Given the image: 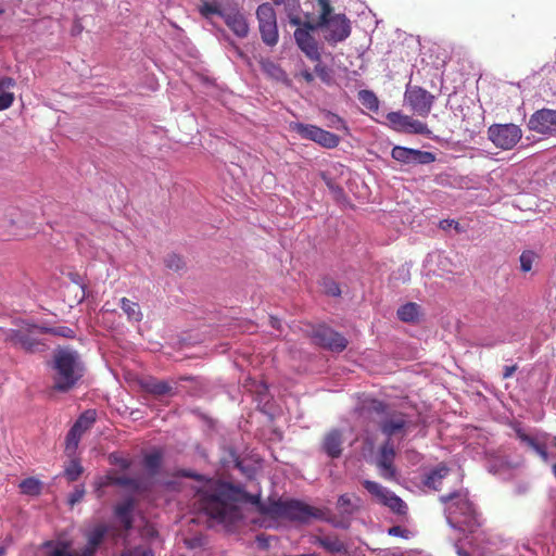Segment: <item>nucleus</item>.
I'll use <instances>...</instances> for the list:
<instances>
[{
	"label": "nucleus",
	"instance_id": "nucleus-1",
	"mask_svg": "<svg viewBox=\"0 0 556 556\" xmlns=\"http://www.w3.org/2000/svg\"><path fill=\"white\" fill-rule=\"evenodd\" d=\"M241 500L242 492L238 486L217 480H207L197 491L199 508L225 526H232L242 518L239 507Z\"/></svg>",
	"mask_w": 556,
	"mask_h": 556
},
{
	"label": "nucleus",
	"instance_id": "nucleus-2",
	"mask_svg": "<svg viewBox=\"0 0 556 556\" xmlns=\"http://www.w3.org/2000/svg\"><path fill=\"white\" fill-rule=\"evenodd\" d=\"M53 389L59 392H67L83 378L84 364L79 354L68 348H59L53 353Z\"/></svg>",
	"mask_w": 556,
	"mask_h": 556
},
{
	"label": "nucleus",
	"instance_id": "nucleus-3",
	"mask_svg": "<svg viewBox=\"0 0 556 556\" xmlns=\"http://www.w3.org/2000/svg\"><path fill=\"white\" fill-rule=\"evenodd\" d=\"M258 511L274 519H287L298 523H308L312 519H323L321 509L299 500H277L258 503Z\"/></svg>",
	"mask_w": 556,
	"mask_h": 556
},
{
	"label": "nucleus",
	"instance_id": "nucleus-4",
	"mask_svg": "<svg viewBox=\"0 0 556 556\" xmlns=\"http://www.w3.org/2000/svg\"><path fill=\"white\" fill-rule=\"evenodd\" d=\"M440 502L445 505L447 521L453 527L465 526L472 528L477 525V511L468 497L467 491H457L440 496Z\"/></svg>",
	"mask_w": 556,
	"mask_h": 556
},
{
	"label": "nucleus",
	"instance_id": "nucleus-5",
	"mask_svg": "<svg viewBox=\"0 0 556 556\" xmlns=\"http://www.w3.org/2000/svg\"><path fill=\"white\" fill-rule=\"evenodd\" d=\"M387 404L379 400H372L370 402L369 409L381 415L378 421L380 431L387 435L389 440L394 435H406L409 426L406 416L400 412H387Z\"/></svg>",
	"mask_w": 556,
	"mask_h": 556
},
{
	"label": "nucleus",
	"instance_id": "nucleus-6",
	"mask_svg": "<svg viewBox=\"0 0 556 556\" xmlns=\"http://www.w3.org/2000/svg\"><path fill=\"white\" fill-rule=\"evenodd\" d=\"M435 96L425 88L407 84L404 92V104L416 115L427 117L434 104Z\"/></svg>",
	"mask_w": 556,
	"mask_h": 556
},
{
	"label": "nucleus",
	"instance_id": "nucleus-7",
	"mask_svg": "<svg viewBox=\"0 0 556 556\" xmlns=\"http://www.w3.org/2000/svg\"><path fill=\"white\" fill-rule=\"evenodd\" d=\"M40 326L26 325L18 329H10L7 332L5 341L14 348H21L27 353H36L45 350V343L34 337L39 332Z\"/></svg>",
	"mask_w": 556,
	"mask_h": 556
},
{
	"label": "nucleus",
	"instance_id": "nucleus-8",
	"mask_svg": "<svg viewBox=\"0 0 556 556\" xmlns=\"http://www.w3.org/2000/svg\"><path fill=\"white\" fill-rule=\"evenodd\" d=\"M256 18L261 38L266 46L274 47L278 43L279 34L276 12L271 4L262 3L257 7Z\"/></svg>",
	"mask_w": 556,
	"mask_h": 556
},
{
	"label": "nucleus",
	"instance_id": "nucleus-9",
	"mask_svg": "<svg viewBox=\"0 0 556 556\" xmlns=\"http://www.w3.org/2000/svg\"><path fill=\"white\" fill-rule=\"evenodd\" d=\"M488 136L495 147L510 150L521 139L522 131L515 124H493L488 129Z\"/></svg>",
	"mask_w": 556,
	"mask_h": 556
},
{
	"label": "nucleus",
	"instance_id": "nucleus-10",
	"mask_svg": "<svg viewBox=\"0 0 556 556\" xmlns=\"http://www.w3.org/2000/svg\"><path fill=\"white\" fill-rule=\"evenodd\" d=\"M362 484L379 503L389 507L393 513L399 515L406 513L407 506L404 501L387 488L371 480H364Z\"/></svg>",
	"mask_w": 556,
	"mask_h": 556
},
{
	"label": "nucleus",
	"instance_id": "nucleus-11",
	"mask_svg": "<svg viewBox=\"0 0 556 556\" xmlns=\"http://www.w3.org/2000/svg\"><path fill=\"white\" fill-rule=\"evenodd\" d=\"M325 29L324 38L332 47L337 43L344 41L351 35V22L345 14H333L327 23L323 25Z\"/></svg>",
	"mask_w": 556,
	"mask_h": 556
},
{
	"label": "nucleus",
	"instance_id": "nucleus-12",
	"mask_svg": "<svg viewBox=\"0 0 556 556\" xmlns=\"http://www.w3.org/2000/svg\"><path fill=\"white\" fill-rule=\"evenodd\" d=\"M387 121L390 127L397 132L413 135H430L427 124L415 119L414 117L403 114L402 112H390L387 114Z\"/></svg>",
	"mask_w": 556,
	"mask_h": 556
},
{
	"label": "nucleus",
	"instance_id": "nucleus-13",
	"mask_svg": "<svg viewBox=\"0 0 556 556\" xmlns=\"http://www.w3.org/2000/svg\"><path fill=\"white\" fill-rule=\"evenodd\" d=\"M314 342L327 350L342 352L348 346V340L328 326L321 325L312 332Z\"/></svg>",
	"mask_w": 556,
	"mask_h": 556
},
{
	"label": "nucleus",
	"instance_id": "nucleus-14",
	"mask_svg": "<svg viewBox=\"0 0 556 556\" xmlns=\"http://www.w3.org/2000/svg\"><path fill=\"white\" fill-rule=\"evenodd\" d=\"M528 127L540 135H556V110H538L530 116Z\"/></svg>",
	"mask_w": 556,
	"mask_h": 556
},
{
	"label": "nucleus",
	"instance_id": "nucleus-15",
	"mask_svg": "<svg viewBox=\"0 0 556 556\" xmlns=\"http://www.w3.org/2000/svg\"><path fill=\"white\" fill-rule=\"evenodd\" d=\"M391 156L403 164H430L435 161L432 152L420 151L416 149L395 146L391 151Z\"/></svg>",
	"mask_w": 556,
	"mask_h": 556
},
{
	"label": "nucleus",
	"instance_id": "nucleus-16",
	"mask_svg": "<svg viewBox=\"0 0 556 556\" xmlns=\"http://www.w3.org/2000/svg\"><path fill=\"white\" fill-rule=\"evenodd\" d=\"M395 458V450L393 444L388 440L383 443L379 450V456L377 459V467L380 471V476L386 480H394L396 469L393 465Z\"/></svg>",
	"mask_w": 556,
	"mask_h": 556
},
{
	"label": "nucleus",
	"instance_id": "nucleus-17",
	"mask_svg": "<svg viewBox=\"0 0 556 556\" xmlns=\"http://www.w3.org/2000/svg\"><path fill=\"white\" fill-rule=\"evenodd\" d=\"M294 40L299 49L311 60L319 61L321 54L319 52L318 42L312 34L304 29L294 30Z\"/></svg>",
	"mask_w": 556,
	"mask_h": 556
},
{
	"label": "nucleus",
	"instance_id": "nucleus-18",
	"mask_svg": "<svg viewBox=\"0 0 556 556\" xmlns=\"http://www.w3.org/2000/svg\"><path fill=\"white\" fill-rule=\"evenodd\" d=\"M108 531H109L108 526H105L103 523L97 525L92 530H90L86 534L87 544L80 551L83 556H94V554L98 551L99 546L103 542Z\"/></svg>",
	"mask_w": 556,
	"mask_h": 556
},
{
	"label": "nucleus",
	"instance_id": "nucleus-19",
	"mask_svg": "<svg viewBox=\"0 0 556 556\" xmlns=\"http://www.w3.org/2000/svg\"><path fill=\"white\" fill-rule=\"evenodd\" d=\"M343 434L339 429H332L324 437L321 448L331 458H339L342 454Z\"/></svg>",
	"mask_w": 556,
	"mask_h": 556
},
{
	"label": "nucleus",
	"instance_id": "nucleus-20",
	"mask_svg": "<svg viewBox=\"0 0 556 556\" xmlns=\"http://www.w3.org/2000/svg\"><path fill=\"white\" fill-rule=\"evenodd\" d=\"M226 25L240 38H245L249 34V25L244 15L238 11H230L223 14Z\"/></svg>",
	"mask_w": 556,
	"mask_h": 556
},
{
	"label": "nucleus",
	"instance_id": "nucleus-21",
	"mask_svg": "<svg viewBox=\"0 0 556 556\" xmlns=\"http://www.w3.org/2000/svg\"><path fill=\"white\" fill-rule=\"evenodd\" d=\"M140 388L154 396H163L172 393V386L163 380L153 377L143 378L139 381Z\"/></svg>",
	"mask_w": 556,
	"mask_h": 556
},
{
	"label": "nucleus",
	"instance_id": "nucleus-22",
	"mask_svg": "<svg viewBox=\"0 0 556 556\" xmlns=\"http://www.w3.org/2000/svg\"><path fill=\"white\" fill-rule=\"evenodd\" d=\"M135 507V501L131 497L126 498L122 503L117 504L114 508L115 516L121 520L126 530L132 527L131 513Z\"/></svg>",
	"mask_w": 556,
	"mask_h": 556
},
{
	"label": "nucleus",
	"instance_id": "nucleus-23",
	"mask_svg": "<svg viewBox=\"0 0 556 556\" xmlns=\"http://www.w3.org/2000/svg\"><path fill=\"white\" fill-rule=\"evenodd\" d=\"M45 547L49 549L47 556H83L80 552L72 549L71 542L67 541H48Z\"/></svg>",
	"mask_w": 556,
	"mask_h": 556
},
{
	"label": "nucleus",
	"instance_id": "nucleus-24",
	"mask_svg": "<svg viewBox=\"0 0 556 556\" xmlns=\"http://www.w3.org/2000/svg\"><path fill=\"white\" fill-rule=\"evenodd\" d=\"M448 467L444 464H440L426 476L424 483L426 486L434 491H440L442 481L448 475Z\"/></svg>",
	"mask_w": 556,
	"mask_h": 556
},
{
	"label": "nucleus",
	"instance_id": "nucleus-25",
	"mask_svg": "<svg viewBox=\"0 0 556 556\" xmlns=\"http://www.w3.org/2000/svg\"><path fill=\"white\" fill-rule=\"evenodd\" d=\"M289 129L296 132L301 138L316 142L320 127L312 124H303L300 122H292Z\"/></svg>",
	"mask_w": 556,
	"mask_h": 556
},
{
	"label": "nucleus",
	"instance_id": "nucleus-26",
	"mask_svg": "<svg viewBox=\"0 0 556 556\" xmlns=\"http://www.w3.org/2000/svg\"><path fill=\"white\" fill-rule=\"evenodd\" d=\"M15 86V80L11 77H2L0 79V111L9 109L14 102V94L4 91Z\"/></svg>",
	"mask_w": 556,
	"mask_h": 556
},
{
	"label": "nucleus",
	"instance_id": "nucleus-27",
	"mask_svg": "<svg viewBox=\"0 0 556 556\" xmlns=\"http://www.w3.org/2000/svg\"><path fill=\"white\" fill-rule=\"evenodd\" d=\"M119 303L122 311L126 314L129 321L140 323L142 320L143 314L137 302H134L127 298H122Z\"/></svg>",
	"mask_w": 556,
	"mask_h": 556
},
{
	"label": "nucleus",
	"instance_id": "nucleus-28",
	"mask_svg": "<svg viewBox=\"0 0 556 556\" xmlns=\"http://www.w3.org/2000/svg\"><path fill=\"white\" fill-rule=\"evenodd\" d=\"M397 317L404 323H416L419 318V305L415 302H408L397 309Z\"/></svg>",
	"mask_w": 556,
	"mask_h": 556
},
{
	"label": "nucleus",
	"instance_id": "nucleus-29",
	"mask_svg": "<svg viewBox=\"0 0 556 556\" xmlns=\"http://www.w3.org/2000/svg\"><path fill=\"white\" fill-rule=\"evenodd\" d=\"M317 543L330 553H341L346 549L345 544L337 535H326L317 539Z\"/></svg>",
	"mask_w": 556,
	"mask_h": 556
},
{
	"label": "nucleus",
	"instance_id": "nucleus-30",
	"mask_svg": "<svg viewBox=\"0 0 556 556\" xmlns=\"http://www.w3.org/2000/svg\"><path fill=\"white\" fill-rule=\"evenodd\" d=\"M84 433H85V431L83 429H80L79 427H77L75 424L68 430V432L66 434V445H65V451L68 455L75 454V452L78 447L79 441Z\"/></svg>",
	"mask_w": 556,
	"mask_h": 556
},
{
	"label": "nucleus",
	"instance_id": "nucleus-31",
	"mask_svg": "<svg viewBox=\"0 0 556 556\" xmlns=\"http://www.w3.org/2000/svg\"><path fill=\"white\" fill-rule=\"evenodd\" d=\"M340 141L341 139L338 135L320 128L315 143L325 149H334L339 146Z\"/></svg>",
	"mask_w": 556,
	"mask_h": 556
},
{
	"label": "nucleus",
	"instance_id": "nucleus-32",
	"mask_svg": "<svg viewBox=\"0 0 556 556\" xmlns=\"http://www.w3.org/2000/svg\"><path fill=\"white\" fill-rule=\"evenodd\" d=\"M111 484H116V485H121V486H127V488H130V489H137L138 488V481L132 479V478H129V477H125V476H121V477H115V476H106L104 478V480L99 483V488H102V486H106V485H111Z\"/></svg>",
	"mask_w": 556,
	"mask_h": 556
},
{
	"label": "nucleus",
	"instance_id": "nucleus-33",
	"mask_svg": "<svg viewBox=\"0 0 556 556\" xmlns=\"http://www.w3.org/2000/svg\"><path fill=\"white\" fill-rule=\"evenodd\" d=\"M325 118L328 127L342 130L345 135H350V128L346 122L338 114L328 111L325 113Z\"/></svg>",
	"mask_w": 556,
	"mask_h": 556
},
{
	"label": "nucleus",
	"instance_id": "nucleus-34",
	"mask_svg": "<svg viewBox=\"0 0 556 556\" xmlns=\"http://www.w3.org/2000/svg\"><path fill=\"white\" fill-rule=\"evenodd\" d=\"M84 472V467L80 462L76 458L71 459V462L65 466L64 476L70 482H75Z\"/></svg>",
	"mask_w": 556,
	"mask_h": 556
},
{
	"label": "nucleus",
	"instance_id": "nucleus-35",
	"mask_svg": "<svg viewBox=\"0 0 556 556\" xmlns=\"http://www.w3.org/2000/svg\"><path fill=\"white\" fill-rule=\"evenodd\" d=\"M358 100L369 111L377 112L379 109V100L371 90H361L358 92Z\"/></svg>",
	"mask_w": 556,
	"mask_h": 556
},
{
	"label": "nucleus",
	"instance_id": "nucleus-36",
	"mask_svg": "<svg viewBox=\"0 0 556 556\" xmlns=\"http://www.w3.org/2000/svg\"><path fill=\"white\" fill-rule=\"evenodd\" d=\"M40 333H49L56 337L62 338H68L72 339L75 337V331L66 326H58V327H47V326H40L39 328Z\"/></svg>",
	"mask_w": 556,
	"mask_h": 556
},
{
	"label": "nucleus",
	"instance_id": "nucleus-37",
	"mask_svg": "<svg viewBox=\"0 0 556 556\" xmlns=\"http://www.w3.org/2000/svg\"><path fill=\"white\" fill-rule=\"evenodd\" d=\"M21 492L27 495H38L41 492V482L36 478H26L20 483Z\"/></svg>",
	"mask_w": 556,
	"mask_h": 556
},
{
	"label": "nucleus",
	"instance_id": "nucleus-38",
	"mask_svg": "<svg viewBox=\"0 0 556 556\" xmlns=\"http://www.w3.org/2000/svg\"><path fill=\"white\" fill-rule=\"evenodd\" d=\"M97 420V412L94 409L85 410L75 421V425L85 432L89 430Z\"/></svg>",
	"mask_w": 556,
	"mask_h": 556
},
{
	"label": "nucleus",
	"instance_id": "nucleus-39",
	"mask_svg": "<svg viewBox=\"0 0 556 556\" xmlns=\"http://www.w3.org/2000/svg\"><path fill=\"white\" fill-rule=\"evenodd\" d=\"M337 507L344 515H353L358 506L353 504L352 498L349 494H342L337 501Z\"/></svg>",
	"mask_w": 556,
	"mask_h": 556
},
{
	"label": "nucleus",
	"instance_id": "nucleus-40",
	"mask_svg": "<svg viewBox=\"0 0 556 556\" xmlns=\"http://www.w3.org/2000/svg\"><path fill=\"white\" fill-rule=\"evenodd\" d=\"M539 258V255L531 250H526L521 253L520 261V269L523 273H528L532 269L533 263Z\"/></svg>",
	"mask_w": 556,
	"mask_h": 556
},
{
	"label": "nucleus",
	"instance_id": "nucleus-41",
	"mask_svg": "<svg viewBox=\"0 0 556 556\" xmlns=\"http://www.w3.org/2000/svg\"><path fill=\"white\" fill-rule=\"evenodd\" d=\"M262 70L269 76L279 79L283 75L282 68L269 59H263L261 62Z\"/></svg>",
	"mask_w": 556,
	"mask_h": 556
},
{
	"label": "nucleus",
	"instance_id": "nucleus-42",
	"mask_svg": "<svg viewBox=\"0 0 556 556\" xmlns=\"http://www.w3.org/2000/svg\"><path fill=\"white\" fill-rule=\"evenodd\" d=\"M317 3L320 8V13L318 16L319 25H324L328 22L329 18H332L333 8L330 3V0H317Z\"/></svg>",
	"mask_w": 556,
	"mask_h": 556
},
{
	"label": "nucleus",
	"instance_id": "nucleus-43",
	"mask_svg": "<svg viewBox=\"0 0 556 556\" xmlns=\"http://www.w3.org/2000/svg\"><path fill=\"white\" fill-rule=\"evenodd\" d=\"M143 463L147 469L155 472L161 466L162 455L160 452L150 453L144 456Z\"/></svg>",
	"mask_w": 556,
	"mask_h": 556
},
{
	"label": "nucleus",
	"instance_id": "nucleus-44",
	"mask_svg": "<svg viewBox=\"0 0 556 556\" xmlns=\"http://www.w3.org/2000/svg\"><path fill=\"white\" fill-rule=\"evenodd\" d=\"M314 72L320 78V80L327 85L331 84L332 75L331 70L319 61H316Z\"/></svg>",
	"mask_w": 556,
	"mask_h": 556
},
{
	"label": "nucleus",
	"instance_id": "nucleus-45",
	"mask_svg": "<svg viewBox=\"0 0 556 556\" xmlns=\"http://www.w3.org/2000/svg\"><path fill=\"white\" fill-rule=\"evenodd\" d=\"M199 11L206 18H208L212 14H216L223 17V14L226 13L225 11H222L217 4L207 1L202 3Z\"/></svg>",
	"mask_w": 556,
	"mask_h": 556
},
{
	"label": "nucleus",
	"instance_id": "nucleus-46",
	"mask_svg": "<svg viewBox=\"0 0 556 556\" xmlns=\"http://www.w3.org/2000/svg\"><path fill=\"white\" fill-rule=\"evenodd\" d=\"M121 556H154L153 551L149 546L140 545L126 549Z\"/></svg>",
	"mask_w": 556,
	"mask_h": 556
},
{
	"label": "nucleus",
	"instance_id": "nucleus-47",
	"mask_svg": "<svg viewBox=\"0 0 556 556\" xmlns=\"http://www.w3.org/2000/svg\"><path fill=\"white\" fill-rule=\"evenodd\" d=\"M165 265L167 268L178 271L184 268L185 263L179 255L173 253L166 256Z\"/></svg>",
	"mask_w": 556,
	"mask_h": 556
},
{
	"label": "nucleus",
	"instance_id": "nucleus-48",
	"mask_svg": "<svg viewBox=\"0 0 556 556\" xmlns=\"http://www.w3.org/2000/svg\"><path fill=\"white\" fill-rule=\"evenodd\" d=\"M85 488L83 485H78L74 489V491L70 494L68 503L74 506L76 503H79L85 496Z\"/></svg>",
	"mask_w": 556,
	"mask_h": 556
},
{
	"label": "nucleus",
	"instance_id": "nucleus-49",
	"mask_svg": "<svg viewBox=\"0 0 556 556\" xmlns=\"http://www.w3.org/2000/svg\"><path fill=\"white\" fill-rule=\"evenodd\" d=\"M516 434H517V438L521 442L526 443L531 448L538 442L534 438H532V437L528 435L527 433H525L521 428H516Z\"/></svg>",
	"mask_w": 556,
	"mask_h": 556
},
{
	"label": "nucleus",
	"instance_id": "nucleus-50",
	"mask_svg": "<svg viewBox=\"0 0 556 556\" xmlns=\"http://www.w3.org/2000/svg\"><path fill=\"white\" fill-rule=\"evenodd\" d=\"M516 434H517V438L521 442L526 443L531 448L538 442L534 438H532V437L528 435L527 433H525L521 428H516Z\"/></svg>",
	"mask_w": 556,
	"mask_h": 556
},
{
	"label": "nucleus",
	"instance_id": "nucleus-51",
	"mask_svg": "<svg viewBox=\"0 0 556 556\" xmlns=\"http://www.w3.org/2000/svg\"><path fill=\"white\" fill-rule=\"evenodd\" d=\"M516 434H517V438L521 442L526 443L531 448L538 442L534 438H532V437L528 435L527 433H525L521 428H516Z\"/></svg>",
	"mask_w": 556,
	"mask_h": 556
},
{
	"label": "nucleus",
	"instance_id": "nucleus-52",
	"mask_svg": "<svg viewBox=\"0 0 556 556\" xmlns=\"http://www.w3.org/2000/svg\"><path fill=\"white\" fill-rule=\"evenodd\" d=\"M388 533L392 536L408 538V530L401 526H393L388 530Z\"/></svg>",
	"mask_w": 556,
	"mask_h": 556
},
{
	"label": "nucleus",
	"instance_id": "nucleus-53",
	"mask_svg": "<svg viewBox=\"0 0 556 556\" xmlns=\"http://www.w3.org/2000/svg\"><path fill=\"white\" fill-rule=\"evenodd\" d=\"M532 450L541 457L544 463L548 462V453L544 444L536 442Z\"/></svg>",
	"mask_w": 556,
	"mask_h": 556
},
{
	"label": "nucleus",
	"instance_id": "nucleus-54",
	"mask_svg": "<svg viewBox=\"0 0 556 556\" xmlns=\"http://www.w3.org/2000/svg\"><path fill=\"white\" fill-rule=\"evenodd\" d=\"M318 28H323V25H319V18L316 23L312 22H303V24L298 27L296 29H304L308 31V34H312L313 31L317 30Z\"/></svg>",
	"mask_w": 556,
	"mask_h": 556
},
{
	"label": "nucleus",
	"instance_id": "nucleus-55",
	"mask_svg": "<svg viewBox=\"0 0 556 556\" xmlns=\"http://www.w3.org/2000/svg\"><path fill=\"white\" fill-rule=\"evenodd\" d=\"M326 291L328 294H330L332 296H338L341 294V290H340L339 286L333 281H330L329 287H327Z\"/></svg>",
	"mask_w": 556,
	"mask_h": 556
},
{
	"label": "nucleus",
	"instance_id": "nucleus-56",
	"mask_svg": "<svg viewBox=\"0 0 556 556\" xmlns=\"http://www.w3.org/2000/svg\"><path fill=\"white\" fill-rule=\"evenodd\" d=\"M111 459H113L112 462H114L115 464L121 466L123 469H128L130 466L129 460H127L125 458H117L114 455H111Z\"/></svg>",
	"mask_w": 556,
	"mask_h": 556
},
{
	"label": "nucleus",
	"instance_id": "nucleus-57",
	"mask_svg": "<svg viewBox=\"0 0 556 556\" xmlns=\"http://www.w3.org/2000/svg\"><path fill=\"white\" fill-rule=\"evenodd\" d=\"M518 366L517 365H511V366H505L504 367V371H503V378L504 379H508L510 378L515 371L517 370Z\"/></svg>",
	"mask_w": 556,
	"mask_h": 556
},
{
	"label": "nucleus",
	"instance_id": "nucleus-58",
	"mask_svg": "<svg viewBox=\"0 0 556 556\" xmlns=\"http://www.w3.org/2000/svg\"><path fill=\"white\" fill-rule=\"evenodd\" d=\"M301 77L307 83L311 84L314 81V74L309 72V70H303L300 73Z\"/></svg>",
	"mask_w": 556,
	"mask_h": 556
},
{
	"label": "nucleus",
	"instance_id": "nucleus-59",
	"mask_svg": "<svg viewBox=\"0 0 556 556\" xmlns=\"http://www.w3.org/2000/svg\"><path fill=\"white\" fill-rule=\"evenodd\" d=\"M186 543L189 547L194 548L202 545V539L201 538H193L186 540Z\"/></svg>",
	"mask_w": 556,
	"mask_h": 556
},
{
	"label": "nucleus",
	"instance_id": "nucleus-60",
	"mask_svg": "<svg viewBox=\"0 0 556 556\" xmlns=\"http://www.w3.org/2000/svg\"><path fill=\"white\" fill-rule=\"evenodd\" d=\"M453 219H443L440 222V228L443 230H447L448 228L453 227Z\"/></svg>",
	"mask_w": 556,
	"mask_h": 556
},
{
	"label": "nucleus",
	"instance_id": "nucleus-61",
	"mask_svg": "<svg viewBox=\"0 0 556 556\" xmlns=\"http://www.w3.org/2000/svg\"><path fill=\"white\" fill-rule=\"evenodd\" d=\"M270 326L276 328V329H279L280 326H281V323L278 318L274 317V316H270Z\"/></svg>",
	"mask_w": 556,
	"mask_h": 556
},
{
	"label": "nucleus",
	"instance_id": "nucleus-62",
	"mask_svg": "<svg viewBox=\"0 0 556 556\" xmlns=\"http://www.w3.org/2000/svg\"><path fill=\"white\" fill-rule=\"evenodd\" d=\"M184 476L185 477H189V478H193V479H197V480H202L203 479L202 476L197 475V473H192V472H185Z\"/></svg>",
	"mask_w": 556,
	"mask_h": 556
},
{
	"label": "nucleus",
	"instance_id": "nucleus-63",
	"mask_svg": "<svg viewBox=\"0 0 556 556\" xmlns=\"http://www.w3.org/2000/svg\"><path fill=\"white\" fill-rule=\"evenodd\" d=\"M290 23H291L292 25H296L298 27H300V26L303 24V22H302L299 17H293V18H291V20H290Z\"/></svg>",
	"mask_w": 556,
	"mask_h": 556
},
{
	"label": "nucleus",
	"instance_id": "nucleus-64",
	"mask_svg": "<svg viewBox=\"0 0 556 556\" xmlns=\"http://www.w3.org/2000/svg\"><path fill=\"white\" fill-rule=\"evenodd\" d=\"M7 554V548L4 546H0V556H4Z\"/></svg>",
	"mask_w": 556,
	"mask_h": 556
}]
</instances>
